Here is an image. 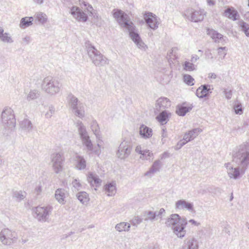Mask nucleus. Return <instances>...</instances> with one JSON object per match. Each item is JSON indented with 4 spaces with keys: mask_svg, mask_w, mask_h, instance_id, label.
Returning a JSON list of instances; mask_svg holds the SVG:
<instances>
[{
    "mask_svg": "<svg viewBox=\"0 0 249 249\" xmlns=\"http://www.w3.org/2000/svg\"><path fill=\"white\" fill-rule=\"evenodd\" d=\"M233 161L238 165V167H230L228 173L230 178L237 179L245 174L249 165V140L235 148L232 153Z\"/></svg>",
    "mask_w": 249,
    "mask_h": 249,
    "instance_id": "nucleus-1",
    "label": "nucleus"
},
{
    "mask_svg": "<svg viewBox=\"0 0 249 249\" xmlns=\"http://www.w3.org/2000/svg\"><path fill=\"white\" fill-rule=\"evenodd\" d=\"M113 16L120 26L128 30L131 39L137 47L140 49L145 50L147 47L142 40L138 29L132 21L128 20V16L123 11L119 9L113 10Z\"/></svg>",
    "mask_w": 249,
    "mask_h": 249,
    "instance_id": "nucleus-2",
    "label": "nucleus"
},
{
    "mask_svg": "<svg viewBox=\"0 0 249 249\" xmlns=\"http://www.w3.org/2000/svg\"><path fill=\"white\" fill-rule=\"evenodd\" d=\"M165 224L167 227H171L173 232L178 237L182 238L186 234L185 230L187 224L186 218H181L178 214H172L167 219Z\"/></svg>",
    "mask_w": 249,
    "mask_h": 249,
    "instance_id": "nucleus-3",
    "label": "nucleus"
},
{
    "mask_svg": "<svg viewBox=\"0 0 249 249\" xmlns=\"http://www.w3.org/2000/svg\"><path fill=\"white\" fill-rule=\"evenodd\" d=\"M41 87L46 93L51 95H54L59 93L62 87V84L58 78L48 76L43 79Z\"/></svg>",
    "mask_w": 249,
    "mask_h": 249,
    "instance_id": "nucleus-4",
    "label": "nucleus"
},
{
    "mask_svg": "<svg viewBox=\"0 0 249 249\" xmlns=\"http://www.w3.org/2000/svg\"><path fill=\"white\" fill-rule=\"evenodd\" d=\"M88 54L92 62L97 67H103L109 64V60L91 44L86 46Z\"/></svg>",
    "mask_w": 249,
    "mask_h": 249,
    "instance_id": "nucleus-5",
    "label": "nucleus"
},
{
    "mask_svg": "<svg viewBox=\"0 0 249 249\" xmlns=\"http://www.w3.org/2000/svg\"><path fill=\"white\" fill-rule=\"evenodd\" d=\"M68 105L72 113L80 118L85 116V109L83 104L78 98L72 94L69 96Z\"/></svg>",
    "mask_w": 249,
    "mask_h": 249,
    "instance_id": "nucleus-6",
    "label": "nucleus"
},
{
    "mask_svg": "<svg viewBox=\"0 0 249 249\" xmlns=\"http://www.w3.org/2000/svg\"><path fill=\"white\" fill-rule=\"evenodd\" d=\"M1 122L5 128L12 129L16 125V119L13 110L9 107L5 108L1 113Z\"/></svg>",
    "mask_w": 249,
    "mask_h": 249,
    "instance_id": "nucleus-7",
    "label": "nucleus"
},
{
    "mask_svg": "<svg viewBox=\"0 0 249 249\" xmlns=\"http://www.w3.org/2000/svg\"><path fill=\"white\" fill-rule=\"evenodd\" d=\"M76 126L78 128V133L82 141V144L86 147L88 150L90 151H93V145L90 139L86 127L81 121L77 122Z\"/></svg>",
    "mask_w": 249,
    "mask_h": 249,
    "instance_id": "nucleus-8",
    "label": "nucleus"
},
{
    "mask_svg": "<svg viewBox=\"0 0 249 249\" xmlns=\"http://www.w3.org/2000/svg\"><path fill=\"white\" fill-rule=\"evenodd\" d=\"M133 143L129 139L124 140L120 143L116 152V156L121 160H124L130 155Z\"/></svg>",
    "mask_w": 249,
    "mask_h": 249,
    "instance_id": "nucleus-9",
    "label": "nucleus"
},
{
    "mask_svg": "<svg viewBox=\"0 0 249 249\" xmlns=\"http://www.w3.org/2000/svg\"><path fill=\"white\" fill-rule=\"evenodd\" d=\"M52 207L50 206L46 207L38 206L33 209L35 214L34 216L39 222H45L49 221V216L51 213Z\"/></svg>",
    "mask_w": 249,
    "mask_h": 249,
    "instance_id": "nucleus-10",
    "label": "nucleus"
},
{
    "mask_svg": "<svg viewBox=\"0 0 249 249\" xmlns=\"http://www.w3.org/2000/svg\"><path fill=\"white\" fill-rule=\"evenodd\" d=\"M204 10H195L194 9H188L183 14V16L190 21L198 22L204 19L205 15Z\"/></svg>",
    "mask_w": 249,
    "mask_h": 249,
    "instance_id": "nucleus-11",
    "label": "nucleus"
},
{
    "mask_svg": "<svg viewBox=\"0 0 249 249\" xmlns=\"http://www.w3.org/2000/svg\"><path fill=\"white\" fill-rule=\"evenodd\" d=\"M17 234L9 229H4L0 232V240L2 243L6 245H11L17 241Z\"/></svg>",
    "mask_w": 249,
    "mask_h": 249,
    "instance_id": "nucleus-12",
    "label": "nucleus"
},
{
    "mask_svg": "<svg viewBox=\"0 0 249 249\" xmlns=\"http://www.w3.org/2000/svg\"><path fill=\"white\" fill-rule=\"evenodd\" d=\"M51 162L53 171L56 174H59L63 170L64 158L60 153H54L51 157Z\"/></svg>",
    "mask_w": 249,
    "mask_h": 249,
    "instance_id": "nucleus-13",
    "label": "nucleus"
},
{
    "mask_svg": "<svg viewBox=\"0 0 249 249\" xmlns=\"http://www.w3.org/2000/svg\"><path fill=\"white\" fill-rule=\"evenodd\" d=\"M144 19L148 27L153 30H156L159 23L158 17L151 12H145L143 16Z\"/></svg>",
    "mask_w": 249,
    "mask_h": 249,
    "instance_id": "nucleus-14",
    "label": "nucleus"
},
{
    "mask_svg": "<svg viewBox=\"0 0 249 249\" xmlns=\"http://www.w3.org/2000/svg\"><path fill=\"white\" fill-rule=\"evenodd\" d=\"M70 13L78 21L86 22L88 20V16L78 7L73 6L71 8Z\"/></svg>",
    "mask_w": 249,
    "mask_h": 249,
    "instance_id": "nucleus-15",
    "label": "nucleus"
},
{
    "mask_svg": "<svg viewBox=\"0 0 249 249\" xmlns=\"http://www.w3.org/2000/svg\"><path fill=\"white\" fill-rule=\"evenodd\" d=\"M207 34L211 36L215 42L221 43L222 45H224L226 42L227 37H224L222 34L213 29H208Z\"/></svg>",
    "mask_w": 249,
    "mask_h": 249,
    "instance_id": "nucleus-16",
    "label": "nucleus"
},
{
    "mask_svg": "<svg viewBox=\"0 0 249 249\" xmlns=\"http://www.w3.org/2000/svg\"><path fill=\"white\" fill-rule=\"evenodd\" d=\"M212 87L211 85L208 84L201 85L196 89V96L199 98L207 97L212 92Z\"/></svg>",
    "mask_w": 249,
    "mask_h": 249,
    "instance_id": "nucleus-17",
    "label": "nucleus"
},
{
    "mask_svg": "<svg viewBox=\"0 0 249 249\" xmlns=\"http://www.w3.org/2000/svg\"><path fill=\"white\" fill-rule=\"evenodd\" d=\"M175 207L178 209H186L189 211L192 212L194 210L193 203L186 201L184 199H180L176 202Z\"/></svg>",
    "mask_w": 249,
    "mask_h": 249,
    "instance_id": "nucleus-18",
    "label": "nucleus"
},
{
    "mask_svg": "<svg viewBox=\"0 0 249 249\" xmlns=\"http://www.w3.org/2000/svg\"><path fill=\"white\" fill-rule=\"evenodd\" d=\"M170 106L171 102L167 98L160 97L157 100L156 109L158 111H160L166 108H168L170 107Z\"/></svg>",
    "mask_w": 249,
    "mask_h": 249,
    "instance_id": "nucleus-19",
    "label": "nucleus"
},
{
    "mask_svg": "<svg viewBox=\"0 0 249 249\" xmlns=\"http://www.w3.org/2000/svg\"><path fill=\"white\" fill-rule=\"evenodd\" d=\"M198 242L194 237L184 241L181 249H198Z\"/></svg>",
    "mask_w": 249,
    "mask_h": 249,
    "instance_id": "nucleus-20",
    "label": "nucleus"
},
{
    "mask_svg": "<svg viewBox=\"0 0 249 249\" xmlns=\"http://www.w3.org/2000/svg\"><path fill=\"white\" fill-rule=\"evenodd\" d=\"M202 131V130L201 128H194L184 134L183 139L186 142H189L196 138Z\"/></svg>",
    "mask_w": 249,
    "mask_h": 249,
    "instance_id": "nucleus-21",
    "label": "nucleus"
},
{
    "mask_svg": "<svg viewBox=\"0 0 249 249\" xmlns=\"http://www.w3.org/2000/svg\"><path fill=\"white\" fill-rule=\"evenodd\" d=\"M139 133L141 136L145 139L151 138L153 135L152 129L143 124L140 127Z\"/></svg>",
    "mask_w": 249,
    "mask_h": 249,
    "instance_id": "nucleus-22",
    "label": "nucleus"
},
{
    "mask_svg": "<svg viewBox=\"0 0 249 249\" xmlns=\"http://www.w3.org/2000/svg\"><path fill=\"white\" fill-rule=\"evenodd\" d=\"M224 16L234 21L239 19L240 15L233 7H228L224 11Z\"/></svg>",
    "mask_w": 249,
    "mask_h": 249,
    "instance_id": "nucleus-23",
    "label": "nucleus"
},
{
    "mask_svg": "<svg viewBox=\"0 0 249 249\" xmlns=\"http://www.w3.org/2000/svg\"><path fill=\"white\" fill-rule=\"evenodd\" d=\"M87 179L89 182L90 184V185L92 186H95L97 187L101 185V183L102 180L98 176L94 174L93 173H89Z\"/></svg>",
    "mask_w": 249,
    "mask_h": 249,
    "instance_id": "nucleus-24",
    "label": "nucleus"
},
{
    "mask_svg": "<svg viewBox=\"0 0 249 249\" xmlns=\"http://www.w3.org/2000/svg\"><path fill=\"white\" fill-rule=\"evenodd\" d=\"M75 160L76 161V168L79 170H84L86 167V160L84 157L76 155L75 157Z\"/></svg>",
    "mask_w": 249,
    "mask_h": 249,
    "instance_id": "nucleus-25",
    "label": "nucleus"
},
{
    "mask_svg": "<svg viewBox=\"0 0 249 249\" xmlns=\"http://www.w3.org/2000/svg\"><path fill=\"white\" fill-rule=\"evenodd\" d=\"M170 113H168L166 110L162 111L156 117V119L161 124L163 125L166 124L169 121Z\"/></svg>",
    "mask_w": 249,
    "mask_h": 249,
    "instance_id": "nucleus-26",
    "label": "nucleus"
},
{
    "mask_svg": "<svg viewBox=\"0 0 249 249\" xmlns=\"http://www.w3.org/2000/svg\"><path fill=\"white\" fill-rule=\"evenodd\" d=\"M65 195V190L64 189H58L55 191V197L59 203L64 204L66 202L65 200L66 197Z\"/></svg>",
    "mask_w": 249,
    "mask_h": 249,
    "instance_id": "nucleus-27",
    "label": "nucleus"
},
{
    "mask_svg": "<svg viewBox=\"0 0 249 249\" xmlns=\"http://www.w3.org/2000/svg\"><path fill=\"white\" fill-rule=\"evenodd\" d=\"M161 163L160 160H157L154 161L149 170L145 173V176H151V174L160 171L161 167Z\"/></svg>",
    "mask_w": 249,
    "mask_h": 249,
    "instance_id": "nucleus-28",
    "label": "nucleus"
},
{
    "mask_svg": "<svg viewBox=\"0 0 249 249\" xmlns=\"http://www.w3.org/2000/svg\"><path fill=\"white\" fill-rule=\"evenodd\" d=\"M116 183L115 182H112L107 184L104 186V189L106 193H107L108 196H114L116 192Z\"/></svg>",
    "mask_w": 249,
    "mask_h": 249,
    "instance_id": "nucleus-29",
    "label": "nucleus"
},
{
    "mask_svg": "<svg viewBox=\"0 0 249 249\" xmlns=\"http://www.w3.org/2000/svg\"><path fill=\"white\" fill-rule=\"evenodd\" d=\"M20 126L22 129L28 132L31 131L33 127L31 122L27 119H24L20 122Z\"/></svg>",
    "mask_w": 249,
    "mask_h": 249,
    "instance_id": "nucleus-30",
    "label": "nucleus"
},
{
    "mask_svg": "<svg viewBox=\"0 0 249 249\" xmlns=\"http://www.w3.org/2000/svg\"><path fill=\"white\" fill-rule=\"evenodd\" d=\"M143 216L145 221H154L157 217V212L146 211L143 213Z\"/></svg>",
    "mask_w": 249,
    "mask_h": 249,
    "instance_id": "nucleus-31",
    "label": "nucleus"
},
{
    "mask_svg": "<svg viewBox=\"0 0 249 249\" xmlns=\"http://www.w3.org/2000/svg\"><path fill=\"white\" fill-rule=\"evenodd\" d=\"M77 199L83 204H86L89 201V195L86 192H80L76 195Z\"/></svg>",
    "mask_w": 249,
    "mask_h": 249,
    "instance_id": "nucleus-32",
    "label": "nucleus"
},
{
    "mask_svg": "<svg viewBox=\"0 0 249 249\" xmlns=\"http://www.w3.org/2000/svg\"><path fill=\"white\" fill-rule=\"evenodd\" d=\"M33 20L34 18L32 17L22 18L20 22V27L24 29L31 26L33 23Z\"/></svg>",
    "mask_w": 249,
    "mask_h": 249,
    "instance_id": "nucleus-33",
    "label": "nucleus"
},
{
    "mask_svg": "<svg viewBox=\"0 0 249 249\" xmlns=\"http://www.w3.org/2000/svg\"><path fill=\"white\" fill-rule=\"evenodd\" d=\"M130 228V224L127 222H121L115 226V229L119 232L128 231Z\"/></svg>",
    "mask_w": 249,
    "mask_h": 249,
    "instance_id": "nucleus-34",
    "label": "nucleus"
},
{
    "mask_svg": "<svg viewBox=\"0 0 249 249\" xmlns=\"http://www.w3.org/2000/svg\"><path fill=\"white\" fill-rule=\"evenodd\" d=\"M192 109V107H186L184 106H178L177 107L176 113L178 115L184 116L188 112Z\"/></svg>",
    "mask_w": 249,
    "mask_h": 249,
    "instance_id": "nucleus-35",
    "label": "nucleus"
},
{
    "mask_svg": "<svg viewBox=\"0 0 249 249\" xmlns=\"http://www.w3.org/2000/svg\"><path fill=\"white\" fill-rule=\"evenodd\" d=\"M238 25L247 37H249V24L243 20L238 22Z\"/></svg>",
    "mask_w": 249,
    "mask_h": 249,
    "instance_id": "nucleus-36",
    "label": "nucleus"
},
{
    "mask_svg": "<svg viewBox=\"0 0 249 249\" xmlns=\"http://www.w3.org/2000/svg\"><path fill=\"white\" fill-rule=\"evenodd\" d=\"M39 92L37 90H31L27 96V100L30 101L36 99L39 96Z\"/></svg>",
    "mask_w": 249,
    "mask_h": 249,
    "instance_id": "nucleus-37",
    "label": "nucleus"
},
{
    "mask_svg": "<svg viewBox=\"0 0 249 249\" xmlns=\"http://www.w3.org/2000/svg\"><path fill=\"white\" fill-rule=\"evenodd\" d=\"M13 196L15 198L17 201H20L25 197L26 193L21 191H16L13 192Z\"/></svg>",
    "mask_w": 249,
    "mask_h": 249,
    "instance_id": "nucleus-38",
    "label": "nucleus"
},
{
    "mask_svg": "<svg viewBox=\"0 0 249 249\" xmlns=\"http://www.w3.org/2000/svg\"><path fill=\"white\" fill-rule=\"evenodd\" d=\"M183 69L186 71H193L196 70V66L193 64V62L189 61H185L183 64Z\"/></svg>",
    "mask_w": 249,
    "mask_h": 249,
    "instance_id": "nucleus-39",
    "label": "nucleus"
},
{
    "mask_svg": "<svg viewBox=\"0 0 249 249\" xmlns=\"http://www.w3.org/2000/svg\"><path fill=\"white\" fill-rule=\"evenodd\" d=\"M194 79L189 74H185L183 75V81L189 86L194 85Z\"/></svg>",
    "mask_w": 249,
    "mask_h": 249,
    "instance_id": "nucleus-40",
    "label": "nucleus"
},
{
    "mask_svg": "<svg viewBox=\"0 0 249 249\" xmlns=\"http://www.w3.org/2000/svg\"><path fill=\"white\" fill-rule=\"evenodd\" d=\"M36 18L38 21L42 24L46 23L47 21V17L46 15L42 12H39L37 14Z\"/></svg>",
    "mask_w": 249,
    "mask_h": 249,
    "instance_id": "nucleus-41",
    "label": "nucleus"
},
{
    "mask_svg": "<svg viewBox=\"0 0 249 249\" xmlns=\"http://www.w3.org/2000/svg\"><path fill=\"white\" fill-rule=\"evenodd\" d=\"M91 129L93 133L97 137L99 133V127L96 121H92L91 124Z\"/></svg>",
    "mask_w": 249,
    "mask_h": 249,
    "instance_id": "nucleus-42",
    "label": "nucleus"
},
{
    "mask_svg": "<svg viewBox=\"0 0 249 249\" xmlns=\"http://www.w3.org/2000/svg\"><path fill=\"white\" fill-rule=\"evenodd\" d=\"M152 155L153 153L150 152L149 150H145L141 155L140 158L142 160H148Z\"/></svg>",
    "mask_w": 249,
    "mask_h": 249,
    "instance_id": "nucleus-43",
    "label": "nucleus"
},
{
    "mask_svg": "<svg viewBox=\"0 0 249 249\" xmlns=\"http://www.w3.org/2000/svg\"><path fill=\"white\" fill-rule=\"evenodd\" d=\"M8 35L9 34L6 33L3 34V36H2L0 37V40L5 42H9V43L13 42V40H12L11 36H8Z\"/></svg>",
    "mask_w": 249,
    "mask_h": 249,
    "instance_id": "nucleus-44",
    "label": "nucleus"
},
{
    "mask_svg": "<svg viewBox=\"0 0 249 249\" xmlns=\"http://www.w3.org/2000/svg\"><path fill=\"white\" fill-rule=\"evenodd\" d=\"M72 185L74 189L77 191L80 190L82 187V185L80 182V180L77 179H74L72 181Z\"/></svg>",
    "mask_w": 249,
    "mask_h": 249,
    "instance_id": "nucleus-45",
    "label": "nucleus"
},
{
    "mask_svg": "<svg viewBox=\"0 0 249 249\" xmlns=\"http://www.w3.org/2000/svg\"><path fill=\"white\" fill-rule=\"evenodd\" d=\"M235 112L237 114H241L243 113L242 106L241 103H237L234 106Z\"/></svg>",
    "mask_w": 249,
    "mask_h": 249,
    "instance_id": "nucleus-46",
    "label": "nucleus"
},
{
    "mask_svg": "<svg viewBox=\"0 0 249 249\" xmlns=\"http://www.w3.org/2000/svg\"><path fill=\"white\" fill-rule=\"evenodd\" d=\"M55 112V108L53 106L49 107V110L45 113L46 118H50Z\"/></svg>",
    "mask_w": 249,
    "mask_h": 249,
    "instance_id": "nucleus-47",
    "label": "nucleus"
},
{
    "mask_svg": "<svg viewBox=\"0 0 249 249\" xmlns=\"http://www.w3.org/2000/svg\"><path fill=\"white\" fill-rule=\"evenodd\" d=\"M218 54L219 55H223V58H224L227 54V49L226 47H220L217 49Z\"/></svg>",
    "mask_w": 249,
    "mask_h": 249,
    "instance_id": "nucleus-48",
    "label": "nucleus"
},
{
    "mask_svg": "<svg viewBox=\"0 0 249 249\" xmlns=\"http://www.w3.org/2000/svg\"><path fill=\"white\" fill-rule=\"evenodd\" d=\"M131 224L133 226H137L142 222V219L139 216L135 217L131 221Z\"/></svg>",
    "mask_w": 249,
    "mask_h": 249,
    "instance_id": "nucleus-49",
    "label": "nucleus"
},
{
    "mask_svg": "<svg viewBox=\"0 0 249 249\" xmlns=\"http://www.w3.org/2000/svg\"><path fill=\"white\" fill-rule=\"evenodd\" d=\"M223 92L227 99H230L231 98L232 93L231 89H225Z\"/></svg>",
    "mask_w": 249,
    "mask_h": 249,
    "instance_id": "nucleus-50",
    "label": "nucleus"
},
{
    "mask_svg": "<svg viewBox=\"0 0 249 249\" xmlns=\"http://www.w3.org/2000/svg\"><path fill=\"white\" fill-rule=\"evenodd\" d=\"M188 142H186L185 141L183 140H180L179 142H178V143L177 144L176 146V150H178V149H180L184 145L186 144V143Z\"/></svg>",
    "mask_w": 249,
    "mask_h": 249,
    "instance_id": "nucleus-51",
    "label": "nucleus"
},
{
    "mask_svg": "<svg viewBox=\"0 0 249 249\" xmlns=\"http://www.w3.org/2000/svg\"><path fill=\"white\" fill-rule=\"evenodd\" d=\"M84 4L85 6H87V11L89 12L91 15H93L94 13L92 12L93 9L92 6L89 4H86L85 2H84Z\"/></svg>",
    "mask_w": 249,
    "mask_h": 249,
    "instance_id": "nucleus-52",
    "label": "nucleus"
},
{
    "mask_svg": "<svg viewBox=\"0 0 249 249\" xmlns=\"http://www.w3.org/2000/svg\"><path fill=\"white\" fill-rule=\"evenodd\" d=\"M42 192V187L40 185L36 186L35 189V193L37 195H39Z\"/></svg>",
    "mask_w": 249,
    "mask_h": 249,
    "instance_id": "nucleus-53",
    "label": "nucleus"
},
{
    "mask_svg": "<svg viewBox=\"0 0 249 249\" xmlns=\"http://www.w3.org/2000/svg\"><path fill=\"white\" fill-rule=\"evenodd\" d=\"M165 213V210L163 208L160 209V211L157 212V217H161L162 214Z\"/></svg>",
    "mask_w": 249,
    "mask_h": 249,
    "instance_id": "nucleus-54",
    "label": "nucleus"
},
{
    "mask_svg": "<svg viewBox=\"0 0 249 249\" xmlns=\"http://www.w3.org/2000/svg\"><path fill=\"white\" fill-rule=\"evenodd\" d=\"M199 57L197 55H194L192 56L191 59V61L193 63L196 62L197 60H198Z\"/></svg>",
    "mask_w": 249,
    "mask_h": 249,
    "instance_id": "nucleus-55",
    "label": "nucleus"
},
{
    "mask_svg": "<svg viewBox=\"0 0 249 249\" xmlns=\"http://www.w3.org/2000/svg\"><path fill=\"white\" fill-rule=\"evenodd\" d=\"M135 151L137 153H138L141 155L143 152V150H141V147L140 145H138L136 147Z\"/></svg>",
    "mask_w": 249,
    "mask_h": 249,
    "instance_id": "nucleus-56",
    "label": "nucleus"
},
{
    "mask_svg": "<svg viewBox=\"0 0 249 249\" xmlns=\"http://www.w3.org/2000/svg\"><path fill=\"white\" fill-rule=\"evenodd\" d=\"M207 4L209 6H213L215 5V2L213 0H207Z\"/></svg>",
    "mask_w": 249,
    "mask_h": 249,
    "instance_id": "nucleus-57",
    "label": "nucleus"
},
{
    "mask_svg": "<svg viewBox=\"0 0 249 249\" xmlns=\"http://www.w3.org/2000/svg\"><path fill=\"white\" fill-rule=\"evenodd\" d=\"M30 37L28 36H26V37L23 38V41L25 42L27 44H29L30 42Z\"/></svg>",
    "mask_w": 249,
    "mask_h": 249,
    "instance_id": "nucleus-58",
    "label": "nucleus"
},
{
    "mask_svg": "<svg viewBox=\"0 0 249 249\" xmlns=\"http://www.w3.org/2000/svg\"><path fill=\"white\" fill-rule=\"evenodd\" d=\"M97 146L99 148L98 150H94L93 149V152L96 154H97V155H99L100 153V145L99 143L97 144Z\"/></svg>",
    "mask_w": 249,
    "mask_h": 249,
    "instance_id": "nucleus-59",
    "label": "nucleus"
},
{
    "mask_svg": "<svg viewBox=\"0 0 249 249\" xmlns=\"http://www.w3.org/2000/svg\"><path fill=\"white\" fill-rule=\"evenodd\" d=\"M189 222L191 223H192V224H194L195 225H196V226H198L199 225V223H197L196 221H195V220L194 219H190Z\"/></svg>",
    "mask_w": 249,
    "mask_h": 249,
    "instance_id": "nucleus-60",
    "label": "nucleus"
},
{
    "mask_svg": "<svg viewBox=\"0 0 249 249\" xmlns=\"http://www.w3.org/2000/svg\"><path fill=\"white\" fill-rule=\"evenodd\" d=\"M209 78L215 79L216 78V75L214 73H210L209 74Z\"/></svg>",
    "mask_w": 249,
    "mask_h": 249,
    "instance_id": "nucleus-61",
    "label": "nucleus"
},
{
    "mask_svg": "<svg viewBox=\"0 0 249 249\" xmlns=\"http://www.w3.org/2000/svg\"><path fill=\"white\" fill-rule=\"evenodd\" d=\"M169 157V153L167 152H164L161 156V159H165Z\"/></svg>",
    "mask_w": 249,
    "mask_h": 249,
    "instance_id": "nucleus-62",
    "label": "nucleus"
},
{
    "mask_svg": "<svg viewBox=\"0 0 249 249\" xmlns=\"http://www.w3.org/2000/svg\"><path fill=\"white\" fill-rule=\"evenodd\" d=\"M162 137L165 138L167 137L166 132V129L163 128L162 129V133L161 135Z\"/></svg>",
    "mask_w": 249,
    "mask_h": 249,
    "instance_id": "nucleus-63",
    "label": "nucleus"
},
{
    "mask_svg": "<svg viewBox=\"0 0 249 249\" xmlns=\"http://www.w3.org/2000/svg\"><path fill=\"white\" fill-rule=\"evenodd\" d=\"M34 1L37 4H41L43 2L44 0H34Z\"/></svg>",
    "mask_w": 249,
    "mask_h": 249,
    "instance_id": "nucleus-64",
    "label": "nucleus"
}]
</instances>
